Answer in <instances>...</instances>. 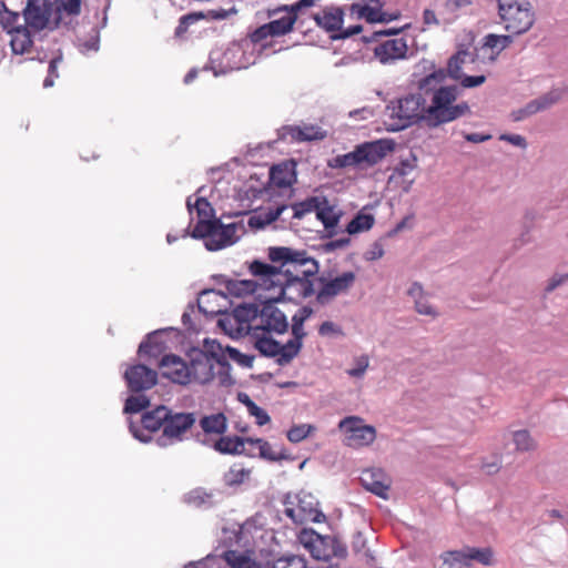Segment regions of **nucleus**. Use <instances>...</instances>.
Wrapping results in <instances>:
<instances>
[{
  "label": "nucleus",
  "mask_w": 568,
  "mask_h": 568,
  "mask_svg": "<svg viewBox=\"0 0 568 568\" xmlns=\"http://www.w3.org/2000/svg\"><path fill=\"white\" fill-rule=\"evenodd\" d=\"M445 80V70L437 69L418 81V89L425 94H430L425 115V123L429 128H437L471 113L466 101L456 102L460 93L459 88L456 84L444 85Z\"/></svg>",
  "instance_id": "obj_1"
},
{
  "label": "nucleus",
  "mask_w": 568,
  "mask_h": 568,
  "mask_svg": "<svg viewBox=\"0 0 568 568\" xmlns=\"http://www.w3.org/2000/svg\"><path fill=\"white\" fill-rule=\"evenodd\" d=\"M394 144L389 140H376L364 142L355 146L354 151L336 155L328 161L332 169L356 168L368 169L379 163L388 152H392Z\"/></svg>",
  "instance_id": "obj_2"
},
{
  "label": "nucleus",
  "mask_w": 568,
  "mask_h": 568,
  "mask_svg": "<svg viewBox=\"0 0 568 568\" xmlns=\"http://www.w3.org/2000/svg\"><path fill=\"white\" fill-rule=\"evenodd\" d=\"M504 29L515 36L527 33L535 24L536 13L529 0H496Z\"/></svg>",
  "instance_id": "obj_3"
},
{
  "label": "nucleus",
  "mask_w": 568,
  "mask_h": 568,
  "mask_svg": "<svg viewBox=\"0 0 568 568\" xmlns=\"http://www.w3.org/2000/svg\"><path fill=\"white\" fill-rule=\"evenodd\" d=\"M250 272L256 280H231L226 284L229 293L236 297L251 295L258 288L271 290L276 287L282 277L281 271L267 263L253 261L250 264Z\"/></svg>",
  "instance_id": "obj_4"
},
{
  "label": "nucleus",
  "mask_w": 568,
  "mask_h": 568,
  "mask_svg": "<svg viewBox=\"0 0 568 568\" xmlns=\"http://www.w3.org/2000/svg\"><path fill=\"white\" fill-rule=\"evenodd\" d=\"M288 329L286 315L272 303L263 305L261 312L254 316L248 331L254 338V346L257 349L260 338L274 339L272 334H284Z\"/></svg>",
  "instance_id": "obj_5"
},
{
  "label": "nucleus",
  "mask_w": 568,
  "mask_h": 568,
  "mask_svg": "<svg viewBox=\"0 0 568 568\" xmlns=\"http://www.w3.org/2000/svg\"><path fill=\"white\" fill-rule=\"evenodd\" d=\"M425 99L422 94H408L390 108L388 130L400 131L415 122L424 121L426 115Z\"/></svg>",
  "instance_id": "obj_6"
},
{
  "label": "nucleus",
  "mask_w": 568,
  "mask_h": 568,
  "mask_svg": "<svg viewBox=\"0 0 568 568\" xmlns=\"http://www.w3.org/2000/svg\"><path fill=\"white\" fill-rule=\"evenodd\" d=\"M292 335L293 338L285 344L275 339L260 338L257 351L266 357L276 358L277 364L286 365L301 352L303 338L306 336L304 325H292Z\"/></svg>",
  "instance_id": "obj_7"
},
{
  "label": "nucleus",
  "mask_w": 568,
  "mask_h": 568,
  "mask_svg": "<svg viewBox=\"0 0 568 568\" xmlns=\"http://www.w3.org/2000/svg\"><path fill=\"white\" fill-rule=\"evenodd\" d=\"M268 257L272 262H280L283 266L291 265L294 271L297 266L302 267L301 276L311 278L314 277L320 270L317 261L307 255L306 251H298L291 247H271Z\"/></svg>",
  "instance_id": "obj_8"
},
{
  "label": "nucleus",
  "mask_w": 568,
  "mask_h": 568,
  "mask_svg": "<svg viewBox=\"0 0 568 568\" xmlns=\"http://www.w3.org/2000/svg\"><path fill=\"white\" fill-rule=\"evenodd\" d=\"M338 428L345 434V445L352 448H362L371 445L376 438V429L366 425L358 416L343 418Z\"/></svg>",
  "instance_id": "obj_9"
},
{
  "label": "nucleus",
  "mask_w": 568,
  "mask_h": 568,
  "mask_svg": "<svg viewBox=\"0 0 568 568\" xmlns=\"http://www.w3.org/2000/svg\"><path fill=\"white\" fill-rule=\"evenodd\" d=\"M196 417L194 413H172L169 409V416L165 420L164 432L158 438L160 446H169L181 442L184 435L194 426Z\"/></svg>",
  "instance_id": "obj_10"
},
{
  "label": "nucleus",
  "mask_w": 568,
  "mask_h": 568,
  "mask_svg": "<svg viewBox=\"0 0 568 568\" xmlns=\"http://www.w3.org/2000/svg\"><path fill=\"white\" fill-rule=\"evenodd\" d=\"M294 30V17H282L271 20L247 33V39L253 45L266 49L271 45L268 39L284 37Z\"/></svg>",
  "instance_id": "obj_11"
},
{
  "label": "nucleus",
  "mask_w": 568,
  "mask_h": 568,
  "mask_svg": "<svg viewBox=\"0 0 568 568\" xmlns=\"http://www.w3.org/2000/svg\"><path fill=\"white\" fill-rule=\"evenodd\" d=\"M473 62L471 53L466 50H460L449 58L447 68L444 69L446 78H450L460 83L462 88H476L485 83L486 77L479 75H467L464 72V65Z\"/></svg>",
  "instance_id": "obj_12"
},
{
  "label": "nucleus",
  "mask_w": 568,
  "mask_h": 568,
  "mask_svg": "<svg viewBox=\"0 0 568 568\" xmlns=\"http://www.w3.org/2000/svg\"><path fill=\"white\" fill-rule=\"evenodd\" d=\"M189 357L190 384H207L217 374V363H215L214 357H207L206 352L193 349Z\"/></svg>",
  "instance_id": "obj_13"
},
{
  "label": "nucleus",
  "mask_w": 568,
  "mask_h": 568,
  "mask_svg": "<svg viewBox=\"0 0 568 568\" xmlns=\"http://www.w3.org/2000/svg\"><path fill=\"white\" fill-rule=\"evenodd\" d=\"M298 541L317 560L327 561L335 555L333 539L323 537L313 529H303Z\"/></svg>",
  "instance_id": "obj_14"
},
{
  "label": "nucleus",
  "mask_w": 568,
  "mask_h": 568,
  "mask_svg": "<svg viewBox=\"0 0 568 568\" xmlns=\"http://www.w3.org/2000/svg\"><path fill=\"white\" fill-rule=\"evenodd\" d=\"M326 135V131L315 124L283 125L278 130L281 140H290L297 143L324 140Z\"/></svg>",
  "instance_id": "obj_15"
},
{
  "label": "nucleus",
  "mask_w": 568,
  "mask_h": 568,
  "mask_svg": "<svg viewBox=\"0 0 568 568\" xmlns=\"http://www.w3.org/2000/svg\"><path fill=\"white\" fill-rule=\"evenodd\" d=\"M124 378L129 389L139 393L152 388L158 382V374L148 366L138 364L125 371Z\"/></svg>",
  "instance_id": "obj_16"
},
{
  "label": "nucleus",
  "mask_w": 568,
  "mask_h": 568,
  "mask_svg": "<svg viewBox=\"0 0 568 568\" xmlns=\"http://www.w3.org/2000/svg\"><path fill=\"white\" fill-rule=\"evenodd\" d=\"M355 280L356 276L353 272H344L335 278L324 282L317 292L316 301L322 305L329 303L337 295L346 293Z\"/></svg>",
  "instance_id": "obj_17"
},
{
  "label": "nucleus",
  "mask_w": 568,
  "mask_h": 568,
  "mask_svg": "<svg viewBox=\"0 0 568 568\" xmlns=\"http://www.w3.org/2000/svg\"><path fill=\"white\" fill-rule=\"evenodd\" d=\"M160 368L163 377L180 385L190 384L189 363L180 356L170 354L162 357Z\"/></svg>",
  "instance_id": "obj_18"
},
{
  "label": "nucleus",
  "mask_w": 568,
  "mask_h": 568,
  "mask_svg": "<svg viewBox=\"0 0 568 568\" xmlns=\"http://www.w3.org/2000/svg\"><path fill=\"white\" fill-rule=\"evenodd\" d=\"M23 16L28 27L36 31L43 30L49 23L51 3L49 0H29Z\"/></svg>",
  "instance_id": "obj_19"
},
{
  "label": "nucleus",
  "mask_w": 568,
  "mask_h": 568,
  "mask_svg": "<svg viewBox=\"0 0 568 568\" xmlns=\"http://www.w3.org/2000/svg\"><path fill=\"white\" fill-rule=\"evenodd\" d=\"M199 221L192 230V237L209 240L212 236L216 220H211L212 207L207 200L200 197L195 201Z\"/></svg>",
  "instance_id": "obj_20"
},
{
  "label": "nucleus",
  "mask_w": 568,
  "mask_h": 568,
  "mask_svg": "<svg viewBox=\"0 0 568 568\" xmlns=\"http://www.w3.org/2000/svg\"><path fill=\"white\" fill-rule=\"evenodd\" d=\"M385 0H365V3H353L351 12L357 14L358 18L365 19L367 22H388L397 18L383 12Z\"/></svg>",
  "instance_id": "obj_21"
},
{
  "label": "nucleus",
  "mask_w": 568,
  "mask_h": 568,
  "mask_svg": "<svg viewBox=\"0 0 568 568\" xmlns=\"http://www.w3.org/2000/svg\"><path fill=\"white\" fill-rule=\"evenodd\" d=\"M359 480L368 491L387 499L390 487V480L379 469H365Z\"/></svg>",
  "instance_id": "obj_22"
},
{
  "label": "nucleus",
  "mask_w": 568,
  "mask_h": 568,
  "mask_svg": "<svg viewBox=\"0 0 568 568\" xmlns=\"http://www.w3.org/2000/svg\"><path fill=\"white\" fill-rule=\"evenodd\" d=\"M276 286H280L282 293L290 295L291 298H306L315 293L313 281L300 274L287 277L285 284L280 282Z\"/></svg>",
  "instance_id": "obj_23"
},
{
  "label": "nucleus",
  "mask_w": 568,
  "mask_h": 568,
  "mask_svg": "<svg viewBox=\"0 0 568 568\" xmlns=\"http://www.w3.org/2000/svg\"><path fill=\"white\" fill-rule=\"evenodd\" d=\"M407 52V44L403 38L389 39L379 43L374 49L375 57L382 63L393 62L398 59L405 58Z\"/></svg>",
  "instance_id": "obj_24"
},
{
  "label": "nucleus",
  "mask_w": 568,
  "mask_h": 568,
  "mask_svg": "<svg viewBox=\"0 0 568 568\" xmlns=\"http://www.w3.org/2000/svg\"><path fill=\"white\" fill-rule=\"evenodd\" d=\"M236 231L235 223L224 225L216 220L211 239L205 241L206 248L217 251L233 244Z\"/></svg>",
  "instance_id": "obj_25"
},
{
  "label": "nucleus",
  "mask_w": 568,
  "mask_h": 568,
  "mask_svg": "<svg viewBox=\"0 0 568 568\" xmlns=\"http://www.w3.org/2000/svg\"><path fill=\"white\" fill-rule=\"evenodd\" d=\"M344 11L341 7H325L314 14V20L318 27L327 32L342 31Z\"/></svg>",
  "instance_id": "obj_26"
},
{
  "label": "nucleus",
  "mask_w": 568,
  "mask_h": 568,
  "mask_svg": "<svg viewBox=\"0 0 568 568\" xmlns=\"http://www.w3.org/2000/svg\"><path fill=\"white\" fill-rule=\"evenodd\" d=\"M169 416V408L165 406H158L152 410L145 412L142 415L141 424L145 430L151 433L162 429L164 432L165 420Z\"/></svg>",
  "instance_id": "obj_27"
},
{
  "label": "nucleus",
  "mask_w": 568,
  "mask_h": 568,
  "mask_svg": "<svg viewBox=\"0 0 568 568\" xmlns=\"http://www.w3.org/2000/svg\"><path fill=\"white\" fill-rule=\"evenodd\" d=\"M202 352H206L207 357H214L215 363H217V375L223 383L229 374L230 364L224 355L221 344L215 341L205 339L204 349Z\"/></svg>",
  "instance_id": "obj_28"
},
{
  "label": "nucleus",
  "mask_w": 568,
  "mask_h": 568,
  "mask_svg": "<svg viewBox=\"0 0 568 568\" xmlns=\"http://www.w3.org/2000/svg\"><path fill=\"white\" fill-rule=\"evenodd\" d=\"M557 99H558L557 95L555 97L554 93H550L542 98L536 99V100L529 102L524 109L514 111L511 114L513 119H514V121H520V120L525 119L526 116L532 115V114L537 113L538 111L549 108L551 104H554L557 101Z\"/></svg>",
  "instance_id": "obj_29"
},
{
  "label": "nucleus",
  "mask_w": 568,
  "mask_h": 568,
  "mask_svg": "<svg viewBox=\"0 0 568 568\" xmlns=\"http://www.w3.org/2000/svg\"><path fill=\"white\" fill-rule=\"evenodd\" d=\"M10 45L14 54H24L30 52L33 41L28 27L22 26L21 28L16 29L10 33Z\"/></svg>",
  "instance_id": "obj_30"
},
{
  "label": "nucleus",
  "mask_w": 568,
  "mask_h": 568,
  "mask_svg": "<svg viewBox=\"0 0 568 568\" xmlns=\"http://www.w3.org/2000/svg\"><path fill=\"white\" fill-rule=\"evenodd\" d=\"M246 437L240 436H223L220 437L214 448L221 454L240 455L245 452Z\"/></svg>",
  "instance_id": "obj_31"
},
{
  "label": "nucleus",
  "mask_w": 568,
  "mask_h": 568,
  "mask_svg": "<svg viewBox=\"0 0 568 568\" xmlns=\"http://www.w3.org/2000/svg\"><path fill=\"white\" fill-rule=\"evenodd\" d=\"M200 426L205 434L222 435L226 432L227 419L223 413L212 414L202 417Z\"/></svg>",
  "instance_id": "obj_32"
},
{
  "label": "nucleus",
  "mask_w": 568,
  "mask_h": 568,
  "mask_svg": "<svg viewBox=\"0 0 568 568\" xmlns=\"http://www.w3.org/2000/svg\"><path fill=\"white\" fill-rule=\"evenodd\" d=\"M316 216L323 223L324 227L333 234L334 229L337 226L341 213L329 205L326 201L322 204L318 203L316 207Z\"/></svg>",
  "instance_id": "obj_33"
},
{
  "label": "nucleus",
  "mask_w": 568,
  "mask_h": 568,
  "mask_svg": "<svg viewBox=\"0 0 568 568\" xmlns=\"http://www.w3.org/2000/svg\"><path fill=\"white\" fill-rule=\"evenodd\" d=\"M223 297L214 290L203 291L197 298L199 310L205 315H216L222 312V308L215 303Z\"/></svg>",
  "instance_id": "obj_34"
},
{
  "label": "nucleus",
  "mask_w": 568,
  "mask_h": 568,
  "mask_svg": "<svg viewBox=\"0 0 568 568\" xmlns=\"http://www.w3.org/2000/svg\"><path fill=\"white\" fill-rule=\"evenodd\" d=\"M408 295L415 301V308L422 315L435 317L437 315L434 307L424 296L423 287L419 283H413L408 290Z\"/></svg>",
  "instance_id": "obj_35"
},
{
  "label": "nucleus",
  "mask_w": 568,
  "mask_h": 568,
  "mask_svg": "<svg viewBox=\"0 0 568 568\" xmlns=\"http://www.w3.org/2000/svg\"><path fill=\"white\" fill-rule=\"evenodd\" d=\"M463 551L467 558L469 568L471 567L473 561H477L484 566H491L494 564V554L489 547H467L463 549Z\"/></svg>",
  "instance_id": "obj_36"
},
{
  "label": "nucleus",
  "mask_w": 568,
  "mask_h": 568,
  "mask_svg": "<svg viewBox=\"0 0 568 568\" xmlns=\"http://www.w3.org/2000/svg\"><path fill=\"white\" fill-rule=\"evenodd\" d=\"M316 0H298L297 2L293 3V4H283V6H278L276 8H273V9H267L266 10V17L267 18H273L275 17L276 14H278L280 12H286L287 14L285 17H294V24L296 23L297 21V18H298V12L302 8H306V7H311L315 3Z\"/></svg>",
  "instance_id": "obj_37"
},
{
  "label": "nucleus",
  "mask_w": 568,
  "mask_h": 568,
  "mask_svg": "<svg viewBox=\"0 0 568 568\" xmlns=\"http://www.w3.org/2000/svg\"><path fill=\"white\" fill-rule=\"evenodd\" d=\"M213 495L206 491L204 488H195L189 491L184 501L192 507L202 508V507H212L213 506Z\"/></svg>",
  "instance_id": "obj_38"
},
{
  "label": "nucleus",
  "mask_w": 568,
  "mask_h": 568,
  "mask_svg": "<svg viewBox=\"0 0 568 568\" xmlns=\"http://www.w3.org/2000/svg\"><path fill=\"white\" fill-rule=\"evenodd\" d=\"M271 180L275 185L285 187L292 185L295 175L286 164H278L271 169Z\"/></svg>",
  "instance_id": "obj_39"
},
{
  "label": "nucleus",
  "mask_w": 568,
  "mask_h": 568,
  "mask_svg": "<svg viewBox=\"0 0 568 568\" xmlns=\"http://www.w3.org/2000/svg\"><path fill=\"white\" fill-rule=\"evenodd\" d=\"M375 219L372 214L359 212L356 216L347 224L346 231L348 234H357L361 232L368 231L373 227Z\"/></svg>",
  "instance_id": "obj_40"
},
{
  "label": "nucleus",
  "mask_w": 568,
  "mask_h": 568,
  "mask_svg": "<svg viewBox=\"0 0 568 568\" xmlns=\"http://www.w3.org/2000/svg\"><path fill=\"white\" fill-rule=\"evenodd\" d=\"M440 558L447 568H469L463 550L445 551L440 555Z\"/></svg>",
  "instance_id": "obj_41"
},
{
  "label": "nucleus",
  "mask_w": 568,
  "mask_h": 568,
  "mask_svg": "<svg viewBox=\"0 0 568 568\" xmlns=\"http://www.w3.org/2000/svg\"><path fill=\"white\" fill-rule=\"evenodd\" d=\"M246 442L251 446H256L258 449L260 456L264 459L274 462V460H280L282 457L280 454H277L273 450L271 444L268 442H266L265 439L246 437Z\"/></svg>",
  "instance_id": "obj_42"
},
{
  "label": "nucleus",
  "mask_w": 568,
  "mask_h": 568,
  "mask_svg": "<svg viewBox=\"0 0 568 568\" xmlns=\"http://www.w3.org/2000/svg\"><path fill=\"white\" fill-rule=\"evenodd\" d=\"M315 426L311 424H297L293 425L286 433L287 439L293 443L297 444L307 438L312 433L315 432Z\"/></svg>",
  "instance_id": "obj_43"
},
{
  "label": "nucleus",
  "mask_w": 568,
  "mask_h": 568,
  "mask_svg": "<svg viewBox=\"0 0 568 568\" xmlns=\"http://www.w3.org/2000/svg\"><path fill=\"white\" fill-rule=\"evenodd\" d=\"M251 470L242 467L241 465H233L225 474V483L229 486L243 484L250 476Z\"/></svg>",
  "instance_id": "obj_44"
},
{
  "label": "nucleus",
  "mask_w": 568,
  "mask_h": 568,
  "mask_svg": "<svg viewBox=\"0 0 568 568\" xmlns=\"http://www.w3.org/2000/svg\"><path fill=\"white\" fill-rule=\"evenodd\" d=\"M3 9L0 10V24L8 31V33H12L13 30L21 28L19 24V14L17 12L10 11L6 8L2 2Z\"/></svg>",
  "instance_id": "obj_45"
},
{
  "label": "nucleus",
  "mask_w": 568,
  "mask_h": 568,
  "mask_svg": "<svg viewBox=\"0 0 568 568\" xmlns=\"http://www.w3.org/2000/svg\"><path fill=\"white\" fill-rule=\"evenodd\" d=\"M516 449L520 452H528L535 448V442L528 430H517L513 435Z\"/></svg>",
  "instance_id": "obj_46"
},
{
  "label": "nucleus",
  "mask_w": 568,
  "mask_h": 568,
  "mask_svg": "<svg viewBox=\"0 0 568 568\" xmlns=\"http://www.w3.org/2000/svg\"><path fill=\"white\" fill-rule=\"evenodd\" d=\"M205 18V14L203 12H191L187 14H184L179 20V26L175 29L176 36L184 34L191 24L196 23L197 21Z\"/></svg>",
  "instance_id": "obj_47"
},
{
  "label": "nucleus",
  "mask_w": 568,
  "mask_h": 568,
  "mask_svg": "<svg viewBox=\"0 0 568 568\" xmlns=\"http://www.w3.org/2000/svg\"><path fill=\"white\" fill-rule=\"evenodd\" d=\"M318 205L317 199L312 197L304 202L296 203L291 206L293 211L294 219H302L305 214L311 213L313 211L316 212V207Z\"/></svg>",
  "instance_id": "obj_48"
},
{
  "label": "nucleus",
  "mask_w": 568,
  "mask_h": 568,
  "mask_svg": "<svg viewBox=\"0 0 568 568\" xmlns=\"http://www.w3.org/2000/svg\"><path fill=\"white\" fill-rule=\"evenodd\" d=\"M273 568H307V565L303 557L287 556L275 560Z\"/></svg>",
  "instance_id": "obj_49"
},
{
  "label": "nucleus",
  "mask_w": 568,
  "mask_h": 568,
  "mask_svg": "<svg viewBox=\"0 0 568 568\" xmlns=\"http://www.w3.org/2000/svg\"><path fill=\"white\" fill-rule=\"evenodd\" d=\"M148 405H149V399L145 396H143V395L130 396L125 400L124 412L125 413H139L142 409L146 408Z\"/></svg>",
  "instance_id": "obj_50"
},
{
  "label": "nucleus",
  "mask_w": 568,
  "mask_h": 568,
  "mask_svg": "<svg viewBox=\"0 0 568 568\" xmlns=\"http://www.w3.org/2000/svg\"><path fill=\"white\" fill-rule=\"evenodd\" d=\"M247 410L250 415L255 417V422L258 426L266 425L271 420L268 414L263 408L257 406L253 400H248Z\"/></svg>",
  "instance_id": "obj_51"
},
{
  "label": "nucleus",
  "mask_w": 568,
  "mask_h": 568,
  "mask_svg": "<svg viewBox=\"0 0 568 568\" xmlns=\"http://www.w3.org/2000/svg\"><path fill=\"white\" fill-rule=\"evenodd\" d=\"M356 366L347 371V374L352 377H361L364 375L365 371L368 367V357L366 355H362L356 358Z\"/></svg>",
  "instance_id": "obj_52"
},
{
  "label": "nucleus",
  "mask_w": 568,
  "mask_h": 568,
  "mask_svg": "<svg viewBox=\"0 0 568 568\" xmlns=\"http://www.w3.org/2000/svg\"><path fill=\"white\" fill-rule=\"evenodd\" d=\"M287 209H290L287 205H280L275 209H270L266 212H260V214L263 215L265 223L268 225V224L275 222L276 220H278L281 217L282 213L284 211H286Z\"/></svg>",
  "instance_id": "obj_53"
},
{
  "label": "nucleus",
  "mask_w": 568,
  "mask_h": 568,
  "mask_svg": "<svg viewBox=\"0 0 568 568\" xmlns=\"http://www.w3.org/2000/svg\"><path fill=\"white\" fill-rule=\"evenodd\" d=\"M384 247L382 243L374 242L371 247L365 252L364 257L366 261H376L384 256Z\"/></svg>",
  "instance_id": "obj_54"
},
{
  "label": "nucleus",
  "mask_w": 568,
  "mask_h": 568,
  "mask_svg": "<svg viewBox=\"0 0 568 568\" xmlns=\"http://www.w3.org/2000/svg\"><path fill=\"white\" fill-rule=\"evenodd\" d=\"M318 334L321 336H329V335H342V328L334 324L333 322L326 321L323 322L318 327Z\"/></svg>",
  "instance_id": "obj_55"
},
{
  "label": "nucleus",
  "mask_w": 568,
  "mask_h": 568,
  "mask_svg": "<svg viewBox=\"0 0 568 568\" xmlns=\"http://www.w3.org/2000/svg\"><path fill=\"white\" fill-rule=\"evenodd\" d=\"M237 10L235 8L226 9H212L209 10L205 14V18H210L212 20H224L227 19L232 14H236Z\"/></svg>",
  "instance_id": "obj_56"
},
{
  "label": "nucleus",
  "mask_w": 568,
  "mask_h": 568,
  "mask_svg": "<svg viewBox=\"0 0 568 568\" xmlns=\"http://www.w3.org/2000/svg\"><path fill=\"white\" fill-rule=\"evenodd\" d=\"M313 310L308 306L301 307L292 317V325H304L311 317Z\"/></svg>",
  "instance_id": "obj_57"
},
{
  "label": "nucleus",
  "mask_w": 568,
  "mask_h": 568,
  "mask_svg": "<svg viewBox=\"0 0 568 568\" xmlns=\"http://www.w3.org/2000/svg\"><path fill=\"white\" fill-rule=\"evenodd\" d=\"M63 10L68 14H79L81 10V0H60Z\"/></svg>",
  "instance_id": "obj_58"
},
{
  "label": "nucleus",
  "mask_w": 568,
  "mask_h": 568,
  "mask_svg": "<svg viewBox=\"0 0 568 568\" xmlns=\"http://www.w3.org/2000/svg\"><path fill=\"white\" fill-rule=\"evenodd\" d=\"M491 38H494V33L487 34L484 39V48L490 49V58L494 59L496 55H498L503 49L500 48V44L498 41H491Z\"/></svg>",
  "instance_id": "obj_59"
},
{
  "label": "nucleus",
  "mask_w": 568,
  "mask_h": 568,
  "mask_svg": "<svg viewBox=\"0 0 568 568\" xmlns=\"http://www.w3.org/2000/svg\"><path fill=\"white\" fill-rule=\"evenodd\" d=\"M500 466H501V463H500V459L499 458H495L494 460L491 462H484L481 464V469L487 474V475H494L496 473L499 471L500 469Z\"/></svg>",
  "instance_id": "obj_60"
},
{
  "label": "nucleus",
  "mask_w": 568,
  "mask_h": 568,
  "mask_svg": "<svg viewBox=\"0 0 568 568\" xmlns=\"http://www.w3.org/2000/svg\"><path fill=\"white\" fill-rule=\"evenodd\" d=\"M227 351H229L230 357L232 359H235V361H237L239 363H241V364H243L245 366H251L252 361H253L252 357L241 354L235 348H227Z\"/></svg>",
  "instance_id": "obj_61"
},
{
  "label": "nucleus",
  "mask_w": 568,
  "mask_h": 568,
  "mask_svg": "<svg viewBox=\"0 0 568 568\" xmlns=\"http://www.w3.org/2000/svg\"><path fill=\"white\" fill-rule=\"evenodd\" d=\"M473 2H474V0H447L446 1V7L450 11H457V10L463 9V8L471 6Z\"/></svg>",
  "instance_id": "obj_62"
},
{
  "label": "nucleus",
  "mask_w": 568,
  "mask_h": 568,
  "mask_svg": "<svg viewBox=\"0 0 568 568\" xmlns=\"http://www.w3.org/2000/svg\"><path fill=\"white\" fill-rule=\"evenodd\" d=\"M513 36L511 33L509 34H494V38H491V41H498V43L500 44V48L503 50H505L506 48H508L511 43H513Z\"/></svg>",
  "instance_id": "obj_63"
},
{
  "label": "nucleus",
  "mask_w": 568,
  "mask_h": 568,
  "mask_svg": "<svg viewBox=\"0 0 568 568\" xmlns=\"http://www.w3.org/2000/svg\"><path fill=\"white\" fill-rule=\"evenodd\" d=\"M500 139L501 140H506V141L510 142L511 144H514L516 146H520V148H525L526 146L525 138L519 135V134H513V135L503 134L500 136Z\"/></svg>",
  "instance_id": "obj_64"
}]
</instances>
